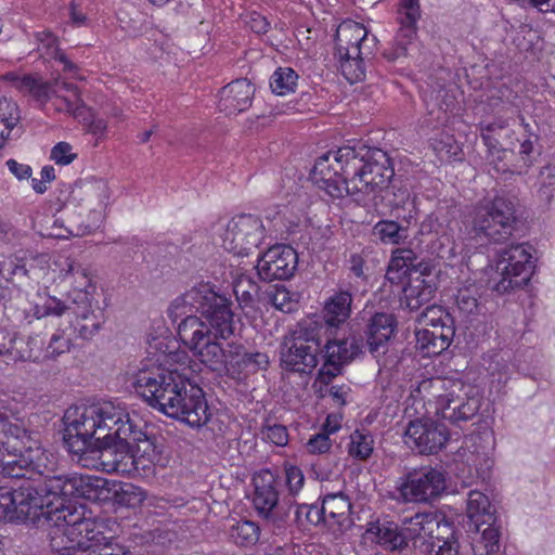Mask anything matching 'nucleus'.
I'll use <instances>...</instances> for the list:
<instances>
[{
	"label": "nucleus",
	"mask_w": 555,
	"mask_h": 555,
	"mask_svg": "<svg viewBox=\"0 0 555 555\" xmlns=\"http://www.w3.org/2000/svg\"><path fill=\"white\" fill-rule=\"evenodd\" d=\"M38 450L46 457L42 462L44 468L35 467L33 464L26 466L20 463V456H14L3 463L0 475L25 481L18 489L4 492L8 503L7 518L36 528L46 527L52 550L54 537H66L67 529L72 526L69 516L78 514L80 509L65 502L74 498L91 500L101 486L100 479L92 476L59 469L53 454L42 447L40 434Z\"/></svg>",
	"instance_id": "1"
},
{
	"label": "nucleus",
	"mask_w": 555,
	"mask_h": 555,
	"mask_svg": "<svg viewBox=\"0 0 555 555\" xmlns=\"http://www.w3.org/2000/svg\"><path fill=\"white\" fill-rule=\"evenodd\" d=\"M131 383L151 408L193 428L206 425L211 416L203 389L191 380L185 369L171 370L142 361Z\"/></svg>",
	"instance_id": "2"
},
{
	"label": "nucleus",
	"mask_w": 555,
	"mask_h": 555,
	"mask_svg": "<svg viewBox=\"0 0 555 555\" xmlns=\"http://www.w3.org/2000/svg\"><path fill=\"white\" fill-rule=\"evenodd\" d=\"M227 297L209 283L202 282L178 296L168 308L178 322V336L195 353L214 339L228 340L234 335V314Z\"/></svg>",
	"instance_id": "3"
},
{
	"label": "nucleus",
	"mask_w": 555,
	"mask_h": 555,
	"mask_svg": "<svg viewBox=\"0 0 555 555\" xmlns=\"http://www.w3.org/2000/svg\"><path fill=\"white\" fill-rule=\"evenodd\" d=\"M127 417V413L109 402L68 408L63 416V440L67 451L77 463L85 460L101 440L114 435L115 428Z\"/></svg>",
	"instance_id": "4"
},
{
	"label": "nucleus",
	"mask_w": 555,
	"mask_h": 555,
	"mask_svg": "<svg viewBox=\"0 0 555 555\" xmlns=\"http://www.w3.org/2000/svg\"><path fill=\"white\" fill-rule=\"evenodd\" d=\"M339 159L347 168V195L377 203L395 176L388 154L380 149L343 146Z\"/></svg>",
	"instance_id": "5"
},
{
	"label": "nucleus",
	"mask_w": 555,
	"mask_h": 555,
	"mask_svg": "<svg viewBox=\"0 0 555 555\" xmlns=\"http://www.w3.org/2000/svg\"><path fill=\"white\" fill-rule=\"evenodd\" d=\"M411 397L422 401L429 413L450 422L468 421L480 409L475 388L460 378L433 377L412 386Z\"/></svg>",
	"instance_id": "6"
},
{
	"label": "nucleus",
	"mask_w": 555,
	"mask_h": 555,
	"mask_svg": "<svg viewBox=\"0 0 555 555\" xmlns=\"http://www.w3.org/2000/svg\"><path fill=\"white\" fill-rule=\"evenodd\" d=\"M69 522L65 538L54 537L52 555H132L118 538L105 534L103 521L86 517L82 506L69 516Z\"/></svg>",
	"instance_id": "7"
},
{
	"label": "nucleus",
	"mask_w": 555,
	"mask_h": 555,
	"mask_svg": "<svg viewBox=\"0 0 555 555\" xmlns=\"http://www.w3.org/2000/svg\"><path fill=\"white\" fill-rule=\"evenodd\" d=\"M220 340L214 339L194 353L210 371L242 380L269 366L267 353L246 352L242 344L233 341L228 343L224 348Z\"/></svg>",
	"instance_id": "8"
},
{
	"label": "nucleus",
	"mask_w": 555,
	"mask_h": 555,
	"mask_svg": "<svg viewBox=\"0 0 555 555\" xmlns=\"http://www.w3.org/2000/svg\"><path fill=\"white\" fill-rule=\"evenodd\" d=\"M535 248L517 243L499 250L493 259V289L501 295L515 293L529 285L537 268Z\"/></svg>",
	"instance_id": "9"
},
{
	"label": "nucleus",
	"mask_w": 555,
	"mask_h": 555,
	"mask_svg": "<svg viewBox=\"0 0 555 555\" xmlns=\"http://www.w3.org/2000/svg\"><path fill=\"white\" fill-rule=\"evenodd\" d=\"M406 541L412 540L425 555H456L453 528L444 516L435 512L416 513L402 519Z\"/></svg>",
	"instance_id": "10"
},
{
	"label": "nucleus",
	"mask_w": 555,
	"mask_h": 555,
	"mask_svg": "<svg viewBox=\"0 0 555 555\" xmlns=\"http://www.w3.org/2000/svg\"><path fill=\"white\" fill-rule=\"evenodd\" d=\"M517 222L514 201L498 195L493 199H483L476 205L470 231L477 238L499 244L513 236Z\"/></svg>",
	"instance_id": "11"
},
{
	"label": "nucleus",
	"mask_w": 555,
	"mask_h": 555,
	"mask_svg": "<svg viewBox=\"0 0 555 555\" xmlns=\"http://www.w3.org/2000/svg\"><path fill=\"white\" fill-rule=\"evenodd\" d=\"M39 431L30 429L26 424L13 417L11 411L0 404V469L8 460L20 456V463L42 467L46 461L43 453L38 450Z\"/></svg>",
	"instance_id": "12"
},
{
	"label": "nucleus",
	"mask_w": 555,
	"mask_h": 555,
	"mask_svg": "<svg viewBox=\"0 0 555 555\" xmlns=\"http://www.w3.org/2000/svg\"><path fill=\"white\" fill-rule=\"evenodd\" d=\"M446 490V473L437 467L422 466L397 479L393 499L405 504H430Z\"/></svg>",
	"instance_id": "13"
},
{
	"label": "nucleus",
	"mask_w": 555,
	"mask_h": 555,
	"mask_svg": "<svg viewBox=\"0 0 555 555\" xmlns=\"http://www.w3.org/2000/svg\"><path fill=\"white\" fill-rule=\"evenodd\" d=\"M78 298L79 304L70 307L55 297H49L43 305L36 306L35 315L40 320L49 315L61 317L66 311H72L76 317L74 328L78 333V336L82 339H90L101 328L103 324V313L99 309L95 311L91 308L87 293H79Z\"/></svg>",
	"instance_id": "14"
},
{
	"label": "nucleus",
	"mask_w": 555,
	"mask_h": 555,
	"mask_svg": "<svg viewBox=\"0 0 555 555\" xmlns=\"http://www.w3.org/2000/svg\"><path fill=\"white\" fill-rule=\"evenodd\" d=\"M83 467L96 468L106 473L126 474L135 469V460L127 440L113 435L107 440H101L78 462Z\"/></svg>",
	"instance_id": "15"
},
{
	"label": "nucleus",
	"mask_w": 555,
	"mask_h": 555,
	"mask_svg": "<svg viewBox=\"0 0 555 555\" xmlns=\"http://www.w3.org/2000/svg\"><path fill=\"white\" fill-rule=\"evenodd\" d=\"M264 227L259 217L240 215L232 218L221 234V246L237 257L248 256L263 237Z\"/></svg>",
	"instance_id": "16"
},
{
	"label": "nucleus",
	"mask_w": 555,
	"mask_h": 555,
	"mask_svg": "<svg viewBox=\"0 0 555 555\" xmlns=\"http://www.w3.org/2000/svg\"><path fill=\"white\" fill-rule=\"evenodd\" d=\"M321 327L322 325L314 320H307L300 324L298 336L283 360L287 366L297 372L310 373L318 365Z\"/></svg>",
	"instance_id": "17"
},
{
	"label": "nucleus",
	"mask_w": 555,
	"mask_h": 555,
	"mask_svg": "<svg viewBox=\"0 0 555 555\" xmlns=\"http://www.w3.org/2000/svg\"><path fill=\"white\" fill-rule=\"evenodd\" d=\"M343 146L318 157L310 171V180L334 198L347 195V168L339 158Z\"/></svg>",
	"instance_id": "18"
},
{
	"label": "nucleus",
	"mask_w": 555,
	"mask_h": 555,
	"mask_svg": "<svg viewBox=\"0 0 555 555\" xmlns=\"http://www.w3.org/2000/svg\"><path fill=\"white\" fill-rule=\"evenodd\" d=\"M449 429L431 418L411 421L404 431V443L421 454L439 452L449 440Z\"/></svg>",
	"instance_id": "19"
},
{
	"label": "nucleus",
	"mask_w": 555,
	"mask_h": 555,
	"mask_svg": "<svg viewBox=\"0 0 555 555\" xmlns=\"http://www.w3.org/2000/svg\"><path fill=\"white\" fill-rule=\"evenodd\" d=\"M114 435L117 438L127 440L131 448L133 460H135V469L145 468L147 463L156 464L162 462L164 446L158 443L156 438L149 436L138 428L130 420L129 415L120 422L115 428Z\"/></svg>",
	"instance_id": "20"
},
{
	"label": "nucleus",
	"mask_w": 555,
	"mask_h": 555,
	"mask_svg": "<svg viewBox=\"0 0 555 555\" xmlns=\"http://www.w3.org/2000/svg\"><path fill=\"white\" fill-rule=\"evenodd\" d=\"M420 18V0H398L396 21L399 27L393 39V47L385 53L387 59L393 61L406 54L408 46L412 44L416 38Z\"/></svg>",
	"instance_id": "21"
},
{
	"label": "nucleus",
	"mask_w": 555,
	"mask_h": 555,
	"mask_svg": "<svg viewBox=\"0 0 555 555\" xmlns=\"http://www.w3.org/2000/svg\"><path fill=\"white\" fill-rule=\"evenodd\" d=\"M377 38L358 22L347 20L336 29V50L338 55H372Z\"/></svg>",
	"instance_id": "22"
},
{
	"label": "nucleus",
	"mask_w": 555,
	"mask_h": 555,
	"mask_svg": "<svg viewBox=\"0 0 555 555\" xmlns=\"http://www.w3.org/2000/svg\"><path fill=\"white\" fill-rule=\"evenodd\" d=\"M254 95L255 87L248 79H236L220 90L218 107L225 115H237L250 107Z\"/></svg>",
	"instance_id": "23"
},
{
	"label": "nucleus",
	"mask_w": 555,
	"mask_h": 555,
	"mask_svg": "<svg viewBox=\"0 0 555 555\" xmlns=\"http://www.w3.org/2000/svg\"><path fill=\"white\" fill-rule=\"evenodd\" d=\"M274 483L275 478L270 470H263L254 477L253 502L259 514L266 518L274 516V508L278 505V490Z\"/></svg>",
	"instance_id": "24"
},
{
	"label": "nucleus",
	"mask_w": 555,
	"mask_h": 555,
	"mask_svg": "<svg viewBox=\"0 0 555 555\" xmlns=\"http://www.w3.org/2000/svg\"><path fill=\"white\" fill-rule=\"evenodd\" d=\"M437 289L436 279L431 274L417 273L409 278L403 288L404 300L411 310H417L429 302Z\"/></svg>",
	"instance_id": "25"
},
{
	"label": "nucleus",
	"mask_w": 555,
	"mask_h": 555,
	"mask_svg": "<svg viewBox=\"0 0 555 555\" xmlns=\"http://www.w3.org/2000/svg\"><path fill=\"white\" fill-rule=\"evenodd\" d=\"M4 78L21 92L29 94L40 107L44 108L46 105L49 104L54 89V81H43L38 76H20L15 73H8Z\"/></svg>",
	"instance_id": "26"
},
{
	"label": "nucleus",
	"mask_w": 555,
	"mask_h": 555,
	"mask_svg": "<svg viewBox=\"0 0 555 555\" xmlns=\"http://www.w3.org/2000/svg\"><path fill=\"white\" fill-rule=\"evenodd\" d=\"M352 295L348 291H339L330 296L322 310L324 324L330 328H339L351 314Z\"/></svg>",
	"instance_id": "27"
},
{
	"label": "nucleus",
	"mask_w": 555,
	"mask_h": 555,
	"mask_svg": "<svg viewBox=\"0 0 555 555\" xmlns=\"http://www.w3.org/2000/svg\"><path fill=\"white\" fill-rule=\"evenodd\" d=\"M453 335V328H428L422 326L415 333L416 346L425 357L437 356L449 347Z\"/></svg>",
	"instance_id": "28"
},
{
	"label": "nucleus",
	"mask_w": 555,
	"mask_h": 555,
	"mask_svg": "<svg viewBox=\"0 0 555 555\" xmlns=\"http://www.w3.org/2000/svg\"><path fill=\"white\" fill-rule=\"evenodd\" d=\"M325 525L330 528L343 527L349 521L351 503L341 491L325 493L322 501Z\"/></svg>",
	"instance_id": "29"
},
{
	"label": "nucleus",
	"mask_w": 555,
	"mask_h": 555,
	"mask_svg": "<svg viewBox=\"0 0 555 555\" xmlns=\"http://www.w3.org/2000/svg\"><path fill=\"white\" fill-rule=\"evenodd\" d=\"M364 538L391 551L400 550L408 544L405 532H400L395 524L387 521L371 522Z\"/></svg>",
	"instance_id": "30"
},
{
	"label": "nucleus",
	"mask_w": 555,
	"mask_h": 555,
	"mask_svg": "<svg viewBox=\"0 0 555 555\" xmlns=\"http://www.w3.org/2000/svg\"><path fill=\"white\" fill-rule=\"evenodd\" d=\"M44 338L40 334H13L11 357L14 360L38 362L44 360Z\"/></svg>",
	"instance_id": "31"
},
{
	"label": "nucleus",
	"mask_w": 555,
	"mask_h": 555,
	"mask_svg": "<svg viewBox=\"0 0 555 555\" xmlns=\"http://www.w3.org/2000/svg\"><path fill=\"white\" fill-rule=\"evenodd\" d=\"M466 515L477 531H480L481 525L495 521V509L489 498L477 490H472L468 493Z\"/></svg>",
	"instance_id": "32"
},
{
	"label": "nucleus",
	"mask_w": 555,
	"mask_h": 555,
	"mask_svg": "<svg viewBox=\"0 0 555 555\" xmlns=\"http://www.w3.org/2000/svg\"><path fill=\"white\" fill-rule=\"evenodd\" d=\"M79 102V90L75 85L54 80V89L49 101L54 111L78 116Z\"/></svg>",
	"instance_id": "33"
},
{
	"label": "nucleus",
	"mask_w": 555,
	"mask_h": 555,
	"mask_svg": "<svg viewBox=\"0 0 555 555\" xmlns=\"http://www.w3.org/2000/svg\"><path fill=\"white\" fill-rule=\"evenodd\" d=\"M395 319L388 313H376L369 324L367 344L371 352H376L393 335Z\"/></svg>",
	"instance_id": "34"
},
{
	"label": "nucleus",
	"mask_w": 555,
	"mask_h": 555,
	"mask_svg": "<svg viewBox=\"0 0 555 555\" xmlns=\"http://www.w3.org/2000/svg\"><path fill=\"white\" fill-rule=\"evenodd\" d=\"M278 284L262 283L255 299V307L250 309L254 313L260 317L268 323L270 320L273 326H278V319L275 311L278 310Z\"/></svg>",
	"instance_id": "35"
},
{
	"label": "nucleus",
	"mask_w": 555,
	"mask_h": 555,
	"mask_svg": "<svg viewBox=\"0 0 555 555\" xmlns=\"http://www.w3.org/2000/svg\"><path fill=\"white\" fill-rule=\"evenodd\" d=\"M21 112L15 102L0 96V147L3 142L20 134Z\"/></svg>",
	"instance_id": "36"
},
{
	"label": "nucleus",
	"mask_w": 555,
	"mask_h": 555,
	"mask_svg": "<svg viewBox=\"0 0 555 555\" xmlns=\"http://www.w3.org/2000/svg\"><path fill=\"white\" fill-rule=\"evenodd\" d=\"M360 351V345L353 337L328 340L325 345V358L328 362L344 364L352 360Z\"/></svg>",
	"instance_id": "37"
},
{
	"label": "nucleus",
	"mask_w": 555,
	"mask_h": 555,
	"mask_svg": "<svg viewBox=\"0 0 555 555\" xmlns=\"http://www.w3.org/2000/svg\"><path fill=\"white\" fill-rule=\"evenodd\" d=\"M415 259V254L411 249L400 248L395 250L388 266V279L393 282L408 274L410 276L417 274L418 271L414 269Z\"/></svg>",
	"instance_id": "38"
},
{
	"label": "nucleus",
	"mask_w": 555,
	"mask_h": 555,
	"mask_svg": "<svg viewBox=\"0 0 555 555\" xmlns=\"http://www.w3.org/2000/svg\"><path fill=\"white\" fill-rule=\"evenodd\" d=\"M473 543L474 555H493L500 550V530L494 522L486 524Z\"/></svg>",
	"instance_id": "39"
},
{
	"label": "nucleus",
	"mask_w": 555,
	"mask_h": 555,
	"mask_svg": "<svg viewBox=\"0 0 555 555\" xmlns=\"http://www.w3.org/2000/svg\"><path fill=\"white\" fill-rule=\"evenodd\" d=\"M260 529L250 520H240L229 529L230 540L238 546H251L259 540Z\"/></svg>",
	"instance_id": "40"
},
{
	"label": "nucleus",
	"mask_w": 555,
	"mask_h": 555,
	"mask_svg": "<svg viewBox=\"0 0 555 555\" xmlns=\"http://www.w3.org/2000/svg\"><path fill=\"white\" fill-rule=\"evenodd\" d=\"M233 293L242 309H251L255 307V299L259 285L245 274L238 275L233 280Z\"/></svg>",
	"instance_id": "41"
},
{
	"label": "nucleus",
	"mask_w": 555,
	"mask_h": 555,
	"mask_svg": "<svg viewBox=\"0 0 555 555\" xmlns=\"http://www.w3.org/2000/svg\"><path fill=\"white\" fill-rule=\"evenodd\" d=\"M374 451V438L370 433L354 430L349 437L348 454L359 461L367 460Z\"/></svg>",
	"instance_id": "42"
},
{
	"label": "nucleus",
	"mask_w": 555,
	"mask_h": 555,
	"mask_svg": "<svg viewBox=\"0 0 555 555\" xmlns=\"http://www.w3.org/2000/svg\"><path fill=\"white\" fill-rule=\"evenodd\" d=\"M373 234L384 244L398 245L408 237L406 229L393 220H380L373 228Z\"/></svg>",
	"instance_id": "43"
},
{
	"label": "nucleus",
	"mask_w": 555,
	"mask_h": 555,
	"mask_svg": "<svg viewBox=\"0 0 555 555\" xmlns=\"http://www.w3.org/2000/svg\"><path fill=\"white\" fill-rule=\"evenodd\" d=\"M370 55H338L340 62V72L350 82L356 83L364 79L365 65L364 59Z\"/></svg>",
	"instance_id": "44"
},
{
	"label": "nucleus",
	"mask_w": 555,
	"mask_h": 555,
	"mask_svg": "<svg viewBox=\"0 0 555 555\" xmlns=\"http://www.w3.org/2000/svg\"><path fill=\"white\" fill-rule=\"evenodd\" d=\"M508 120L498 117L493 121H482L479 125L480 135L487 147H498L501 144V133L508 131Z\"/></svg>",
	"instance_id": "45"
},
{
	"label": "nucleus",
	"mask_w": 555,
	"mask_h": 555,
	"mask_svg": "<svg viewBox=\"0 0 555 555\" xmlns=\"http://www.w3.org/2000/svg\"><path fill=\"white\" fill-rule=\"evenodd\" d=\"M417 322L428 328H453L451 318L441 306H429L418 317Z\"/></svg>",
	"instance_id": "46"
},
{
	"label": "nucleus",
	"mask_w": 555,
	"mask_h": 555,
	"mask_svg": "<svg viewBox=\"0 0 555 555\" xmlns=\"http://www.w3.org/2000/svg\"><path fill=\"white\" fill-rule=\"evenodd\" d=\"M262 283H271L278 278V245L274 244L258 259L256 266Z\"/></svg>",
	"instance_id": "47"
},
{
	"label": "nucleus",
	"mask_w": 555,
	"mask_h": 555,
	"mask_svg": "<svg viewBox=\"0 0 555 555\" xmlns=\"http://www.w3.org/2000/svg\"><path fill=\"white\" fill-rule=\"evenodd\" d=\"M435 153L442 160H452L460 158L462 147L450 133H441L431 142Z\"/></svg>",
	"instance_id": "48"
},
{
	"label": "nucleus",
	"mask_w": 555,
	"mask_h": 555,
	"mask_svg": "<svg viewBox=\"0 0 555 555\" xmlns=\"http://www.w3.org/2000/svg\"><path fill=\"white\" fill-rule=\"evenodd\" d=\"M72 337L65 328H57L47 347L43 346L44 360H54L70 350Z\"/></svg>",
	"instance_id": "49"
},
{
	"label": "nucleus",
	"mask_w": 555,
	"mask_h": 555,
	"mask_svg": "<svg viewBox=\"0 0 555 555\" xmlns=\"http://www.w3.org/2000/svg\"><path fill=\"white\" fill-rule=\"evenodd\" d=\"M539 199L550 205L555 195V165H546L540 171Z\"/></svg>",
	"instance_id": "50"
},
{
	"label": "nucleus",
	"mask_w": 555,
	"mask_h": 555,
	"mask_svg": "<svg viewBox=\"0 0 555 555\" xmlns=\"http://www.w3.org/2000/svg\"><path fill=\"white\" fill-rule=\"evenodd\" d=\"M297 267V251L289 245L280 244V280L292 278Z\"/></svg>",
	"instance_id": "51"
},
{
	"label": "nucleus",
	"mask_w": 555,
	"mask_h": 555,
	"mask_svg": "<svg viewBox=\"0 0 555 555\" xmlns=\"http://www.w3.org/2000/svg\"><path fill=\"white\" fill-rule=\"evenodd\" d=\"M479 289L475 284L462 287L456 294V305L461 311L470 314L478 307Z\"/></svg>",
	"instance_id": "52"
},
{
	"label": "nucleus",
	"mask_w": 555,
	"mask_h": 555,
	"mask_svg": "<svg viewBox=\"0 0 555 555\" xmlns=\"http://www.w3.org/2000/svg\"><path fill=\"white\" fill-rule=\"evenodd\" d=\"M38 41V50L46 59H56L61 53L56 37L49 30L38 31L35 35Z\"/></svg>",
	"instance_id": "53"
},
{
	"label": "nucleus",
	"mask_w": 555,
	"mask_h": 555,
	"mask_svg": "<svg viewBox=\"0 0 555 555\" xmlns=\"http://www.w3.org/2000/svg\"><path fill=\"white\" fill-rule=\"evenodd\" d=\"M145 500V492L142 488L132 483H125L120 488L119 502L128 507L140 506Z\"/></svg>",
	"instance_id": "54"
},
{
	"label": "nucleus",
	"mask_w": 555,
	"mask_h": 555,
	"mask_svg": "<svg viewBox=\"0 0 555 555\" xmlns=\"http://www.w3.org/2000/svg\"><path fill=\"white\" fill-rule=\"evenodd\" d=\"M28 270L23 260L20 259H7L0 262V276L7 281H11L14 278L26 276Z\"/></svg>",
	"instance_id": "55"
},
{
	"label": "nucleus",
	"mask_w": 555,
	"mask_h": 555,
	"mask_svg": "<svg viewBox=\"0 0 555 555\" xmlns=\"http://www.w3.org/2000/svg\"><path fill=\"white\" fill-rule=\"evenodd\" d=\"M72 151L73 147L69 143L59 142L52 147L50 158L57 165H69L77 157Z\"/></svg>",
	"instance_id": "56"
},
{
	"label": "nucleus",
	"mask_w": 555,
	"mask_h": 555,
	"mask_svg": "<svg viewBox=\"0 0 555 555\" xmlns=\"http://www.w3.org/2000/svg\"><path fill=\"white\" fill-rule=\"evenodd\" d=\"M298 74L291 67H280V96L295 92Z\"/></svg>",
	"instance_id": "57"
},
{
	"label": "nucleus",
	"mask_w": 555,
	"mask_h": 555,
	"mask_svg": "<svg viewBox=\"0 0 555 555\" xmlns=\"http://www.w3.org/2000/svg\"><path fill=\"white\" fill-rule=\"evenodd\" d=\"M538 33L529 25L519 26L517 36L513 39L514 43L520 50H529L533 46V40L538 39Z\"/></svg>",
	"instance_id": "58"
},
{
	"label": "nucleus",
	"mask_w": 555,
	"mask_h": 555,
	"mask_svg": "<svg viewBox=\"0 0 555 555\" xmlns=\"http://www.w3.org/2000/svg\"><path fill=\"white\" fill-rule=\"evenodd\" d=\"M300 294L280 286V311L293 312L298 308Z\"/></svg>",
	"instance_id": "59"
},
{
	"label": "nucleus",
	"mask_w": 555,
	"mask_h": 555,
	"mask_svg": "<svg viewBox=\"0 0 555 555\" xmlns=\"http://www.w3.org/2000/svg\"><path fill=\"white\" fill-rule=\"evenodd\" d=\"M332 441L325 434H315L307 442V450L311 454H323L330 451Z\"/></svg>",
	"instance_id": "60"
},
{
	"label": "nucleus",
	"mask_w": 555,
	"mask_h": 555,
	"mask_svg": "<svg viewBox=\"0 0 555 555\" xmlns=\"http://www.w3.org/2000/svg\"><path fill=\"white\" fill-rule=\"evenodd\" d=\"M488 149V159L492 165L495 172H506L508 170L506 163L504 162L507 150L502 147V144L498 145V147H487Z\"/></svg>",
	"instance_id": "61"
},
{
	"label": "nucleus",
	"mask_w": 555,
	"mask_h": 555,
	"mask_svg": "<svg viewBox=\"0 0 555 555\" xmlns=\"http://www.w3.org/2000/svg\"><path fill=\"white\" fill-rule=\"evenodd\" d=\"M296 515L299 519L304 515L307 522H309L311 525H318L322 521L325 524V515L323 514V506H321V508H319L317 506L305 505V506L297 508Z\"/></svg>",
	"instance_id": "62"
},
{
	"label": "nucleus",
	"mask_w": 555,
	"mask_h": 555,
	"mask_svg": "<svg viewBox=\"0 0 555 555\" xmlns=\"http://www.w3.org/2000/svg\"><path fill=\"white\" fill-rule=\"evenodd\" d=\"M285 475H286V485L289 489V492L295 494L297 493L302 485H304V474L302 472L295 466H286L285 467Z\"/></svg>",
	"instance_id": "63"
},
{
	"label": "nucleus",
	"mask_w": 555,
	"mask_h": 555,
	"mask_svg": "<svg viewBox=\"0 0 555 555\" xmlns=\"http://www.w3.org/2000/svg\"><path fill=\"white\" fill-rule=\"evenodd\" d=\"M328 393L334 401L339 406L346 405L350 400L351 389L348 385H333Z\"/></svg>",
	"instance_id": "64"
}]
</instances>
